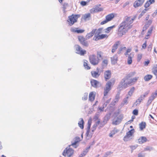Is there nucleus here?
I'll list each match as a JSON object with an SVG mask.
<instances>
[{"label": "nucleus", "instance_id": "obj_1", "mask_svg": "<svg viewBox=\"0 0 157 157\" xmlns=\"http://www.w3.org/2000/svg\"><path fill=\"white\" fill-rule=\"evenodd\" d=\"M135 19V17H131L127 16L124 17V20L119 26L117 33L118 36L120 37H122L132 28V26L131 24Z\"/></svg>", "mask_w": 157, "mask_h": 157}, {"label": "nucleus", "instance_id": "obj_2", "mask_svg": "<svg viewBox=\"0 0 157 157\" xmlns=\"http://www.w3.org/2000/svg\"><path fill=\"white\" fill-rule=\"evenodd\" d=\"M80 17V15L72 14L68 17L67 21L69 25L71 26L77 21L78 19Z\"/></svg>", "mask_w": 157, "mask_h": 157}, {"label": "nucleus", "instance_id": "obj_3", "mask_svg": "<svg viewBox=\"0 0 157 157\" xmlns=\"http://www.w3.org/2000/svg\"><path fill=\"white\" fill-rule=\"evenodd\" d=\"M89 59L90 63L93 65L98 64L99 62V59L95 55H90Z\"/></svg>", "mask_w": 157, "mask_h": 157}, {"label": "nucleus", "instance_id": "obj_4", "mask_svg": "<svg viewBox=\"0 0 157 157\" xmlns=\"http://www.w3.org/2000/svg\"><path fill=\"white\" fill-rule=\"evenodd\" d=\"M73 150L69 147H67L64 150L63 155V156L70 157L73 154Z\"/></svg>", "mask_w": 157, "mask_h": 157}, {"label": "nucleus", "instance_id": "obj_5", "mask_svg": "<svg viewBox=\"0 0 157 157\" xmlns=\"http://www.w3.org/2000/svg\"><path fill=\"white\" fill-rule=\"evenodd\" d=\"M114 17V14L113 13L107 15L105 17V20L101 21L100 23V24L101 25H103L109 21L112 20Z\"/></svg>", "mask_w": 157, "mask_h": 157}, {"label": "nucleus", "instance_id": "obj_6", "mask_svg": "<svg viewBox=\"0 0 157 157\" xmlns=\"http://www.w3.org/2000/svg\"><path fill=\"white\" fill-rule=\"evenodd\" d=\"M75 47L77 51L76 53L77 54L83 56L86 53V51L84 50H82L79 45H76L75 46Z\"/></svg>", "mask_w": 157, "mask_h": 157}, {"label": "nucleus", "instance_id": "obj_7", "mask_svg": "<svg viewBox=\"0 0 157 157\" xmlns=\"http://www.w3.org/2000/svg\"><path fill=\"white\" fill-rule=\"evenodd\" d=\"M156 97H157V90L154 93H153L149 97L147 101V104L148 105H150L152 101Z\"/></svg>", "mask_w": 157, "mask_h": 157}, {"label": "nucleus", "instance_id": "obj_8", "mask_svg": "<svg viewBox=\"0 0 157 157\" xmlns=\"http://www.w3.org/2000/svg\"><path fill=\"white\" fill-rule=\"evenodd\" d=\"M138 77H134L132 78L129 79L127 81L126 83L128 86H132L135 84L136 82L138 79Z\"/></svg>", "mask_w": 157, "mask_h": 157}, {"label": "nucleus", "instance_id": "obj_9", "mask_svg": "<svg viewBox=\"0 0 157 157\" xmlns=\"http://www.w3.org/2000/svg\"><path fill=\"white\" fill-rule=\"evenodd\" d=\"M145 0H136L133 3V6L136 8L141 6L144 3Z\"/></svg>", "mask_w": 157, "mask_h": 157}, {"label": "nucleus", "instance_id": "obj_10", "mask_svg": "<svg viewBox=\"0 0 157 157\" xmlns=\"http://www.w3.org/2000/svg\"><path fill=\"white\" fill-rule=\"evenodd\" d=\"M123 116L122 115H120L117 117V120H113L112 122V124L115 125L119 124L121 122L123 119Z\"/></svg>", "mask_w": 157, "mask_h": 157}, {"label": "nucleus", "instance_id": "obj_11", "mask_svg": "<svg viewBox=\"0 0 157 157\" xmlns=\"http://www.w3.org/2000/svg\"><path fill=\"white\" fill-rule=\"evenodd\" d=\"M90 83L92 86L95 88L98 87L101 85V84L100 82L94 79L91 80L90 81Z\"/></svg>", "mask_w": 157, "mask_h": 157}, {"label": "nucleus", "instance_id": "obj_12", "mask_svg": "<svg viewBox=\"0 0 157 157\" xmlns=\"http://www.w3.org/2000/svg\"><path fill=\"white\" fill-rule=\"evenodd\" d=\"M127 79L126 78H123L119 85V87L120 88H125L128 87L126 82H125Z\"/></svg>", "mask_w": 157, "mask_h": 157}, {"label": "nucleus", "instance_id": "obj_13", "mask_svg": "<svg viewBox=\"0 0 157 157\" xmlns=\"http://www.w3.org/2000/svg\"><path fill=\"white\" fill-rule=\"evenodd\" d=\"M134 53L132 52L130 53L127 59V63L128 64H131L132 63V59L134 57Z\"/></svg>", "mask_w": 157, "mask_h": 157}, {"label": "nucleus", "instance_id": "obj_14", "mask_svg": "<svg viewBox=\"0 0 157 157\" xmlns=\"http://www.w3.org/2000/svg\"><path fill=\"white\" fill-rule=\"evenodd\" d=\"M96 31V29H94L90 33H88L86 36V39L87 40L91 38L95 33Z\"/></svg>", "mask_w": 157, "mask_h": 157}, {"label": "nucleus", "instance_id": "obj_15", "mask_svg": "<svg viewBox=\"0 0 157 157\" xmlns=\"http://www.w3.org/2000/svg\"><path fill=\"white\" fill-rule=\"evenodd\" d=\"M111 73L109 71H106L104 73V77L106 81L109 79L111 77Z\"/></svg>", "mask_w": 157, "mask_h": 157}, {"label": "nucleus", "instance_id": "obj_16", "mask_svg": "<svg viewBox=\"0 0 157 157\" xmlns=\"http://www.w3.org/2000/svg\"><path fill=\"white\" fill-rule=\"evenodd\" d=\"M155 2V0H149L147 1L145 3L144 6L146 9L150 5L154 3Z\"/></svg>", "mask_w": 157, "mask_h": 157}, {"label": "nucleus", "instance_id": "obj_17", "mask_svg": "<svg viewBox=\"0 0 157 157\" xmlns=\"http://www.w3.org/2000/svg\"><path fill=\"white\" fill-rule=\"evenodd\" d=\"M91 74L92 76L95 78H98L100 75V73H99L98 71L97 72L93 71H91Z\"/></svg>", "mask_w": 157, "mask_h": 157}, {"label": "nucleus", "instance_id": "obj_18", "mask_svg": "<svg viewBox=\"0 0 157 157\" xmlns=\"http://www.w3.org/2000/svg\"><path fill=\"white\" fill-rule=\"evenodd\" d=\"M108 36L106 34H102L99 35L96 38L94 39V40L96 41H97L100 39H102L105 38H107Z\"/></svg>", "mask_w": 157, "mask_h": 157}, {"label": "nucleus", "instance_id": "obj_19", "mask_svg": "<svg viewBox=\"0 0 157 157\" xmlns=\"http://www.w3.org/2000/svg\"><path fill=\"white\" fill-rule=\"evenodd\" d=\"M147 141L146 138L144 136H141L138 139L139 143L142 144L146 142Z\"/></svg>", "mask_w": 157, "mask_h": 157}, {"label": "nucleus", "instance_id": "obj_20", "mask_svg": "<svg viewBox=\"0 0 157 157\" xmlns=\"http://www.w3.org/2000/svg\"><path fill=\"white\" fill-rule=\"evenodd\" d=\"M119 43V41H117L113 45L112 47V53H114L117 49Z\"/></svg>", "mask_w": 157, "mask_h": 157}, {"label": "nucleus", "instance_id": "obj_21", "mask_svg": "<svg viewBox=\"0 0 157 157\" xmlns=\"http://www.w3.org/2000/svg\"><path fill=\"white\" fill-rule=\"evenodd\" d=\"M117 56L116 55H115L113 57H111V61L112 63L114 64L117 62Z\"/></svg>", "mask_w": 157, "mask_h": 157}, {"label": "nucleus", "instance_id": "obj_22", "mask_svg": "<svg viewBox=\"0 0 157 157\" xmlns=\"http://www.w3.org/2000/svg\"><path fill=\"white\" fill-rule=\"evenodd\" d=\"M144 99L142 97L140 96V97L136 101L134 104V105L136 106L139 105L141 102Z\"/></svg>", "mask_w": 157, "mask_h": 157}, {"label": "nucleus", "instance_id": "obj_23", "mask_svg": "<svg viewBox=\"0 0 157 157\" xmlns=\"http://www.w3.org/2000/svg\"><path fill=\"white\" fill-rule=\"evenodd\" d=\"M102 29L103 28H100L97 30L94 37V39L96 38L97 37L99 36V34L101 33Z\"/></svg>", "mask_w": 157, "mask_h": 157}, {"label": "nucleus", "instance_id": "obj_24", "mask_svg": "<svg viewBox=\"0 0 157 157\" xmlns=\"http://www.w3.org/2000/svg\"><path fill=\"white\" fill-rule=\"evenodd\" d=\"M146 124L145 122H142L139 124V127L140 130H142L146 127Z\"/></svg>", "mask_w": 157, "mask_h": 157}, {"label": "nucleus", "instance_id": "obj_25", "mask_svg": "<svg viewBox=\"0 0 157 157\" xmlns=\"http://www.w3.org/2000/svg\"><path fill=\"white\" fill-rule=\"evenodd\" d=\"M80 121L78 123L79 126L81 128L83 129L84 128L83 124L84 122L83 119L82 118H80Z\"/></svg>", "mask_w": 157, "mask_h": 157}, {"label": "nucleus", "instance_id": "obj_26", "mask_svg": "<svg viewBox=\"0 0 157 157\" xmlns=\"http://www.w3.org/2000/svg\"><path fill=\"white\" fill-rule=\"evenodd\" d=\"M95 96L94 95L93 92H91L89 95V100L90 101H93L94 99Z\"/></svg>", "mask_w": 157, "mask_h": 157}, {"label": "nucleus", "instance_id": "obj_27", "mask_svg": "<svg viewBox=\"0 0 157 157\" xmlns=\"http://www.w3.org/2000/svg\"><path fill=\"white\" fill-rule=\"evenodd\" d=\"M112 85V83L110 82H108L106 84V87L105 88L106 89L110 90L111 89V86Z\"/></svg>", "mask_w": 157, "mask_h": 157}, {"label": "nucleus", "instance_id": "obj_28", "mask_svg": "<svg viewBox=\"0 0 157 157\" xmlns=\"http://www.w3.org/2000/svg\"><path fill=\"white\" fill-rule=\"evenodd\" d=\"M152 77V76L150 75H145L144 78V79L146 81H147L150 80Z\"/></svg>", "mask_w": 157, "mask_h": 157}, {"label": "nucleus", "instance_id": "obj_29", "mask_svg": "<svg viewBox=\"0 0 157 157\" xmlns=\"http://www.w3.org/2000/svg\"><path fill=\"white\" fill-rule=\"evenodd\" d=\"M91 126L90 125H88L87 127V132L86 133V135L87 136V137H88V139H89L91 137V136H90L89 135V132L90 131V128Z\"/></svg>", "mask_w": 157, "mask_h": 157}, {"label": "nucleus", "instance_id": "obj_30", "mask_svg": "<svg viewBox=\"0 0 157 157\" xmlns=\"http://www.w3.org/2000/svg\"><path fill=\"white\" fill-rule=\"evenodd\" d=\"M129 97L127 96L124 99L122 102L121 103V105L122 106L124 105H127L128 103V100Z\"/></svg>", "mask_w": 157, "mask_h": 157}, {"label": "nucleus", "instance_id": "obj_31", "mask_svg": "<svg viewBox=\"0 0 157 157\" xmlns=\"http://www.w3.org/2000/svg\"><path fill=\"white\" fill-rule=\"evenodd\" d=\"M84 66L86 69L87 70L90 69V67L88 64V61L86 60H84Z\"/></svg>", "mask_w": 157, "mask_h": 157}, {"label": "nucleus", "instance_id": "obj_32", "mask_svg": "<svg viewBox=\"0 0 157 157\" xmlns=\"http://www.w3.org/2000/svg\"><path fill=\"white\" fill-rule=\"evenodd\" d=\"M118 132L117 129H114L112 130L109 134V136L110 137H112L113 136Z\"/></svg>", "mask_w": 157, "mask_h": 157}, {"label": "nucleus", "instance_id": "obj_33", "mask_svg": "<svg viewBox=\"0 0 157 157\" xmlns=\"http://www.w3.org/2000/svg\"><path fill=\"white\" fill-rule=\"evenodd\" d=\"M134 129H131L129 131L126 133V134L128 136H129L132 137L133 134V133L134 132Z\"/></svg>", "mask_w": 157, "mask_h": 157}, {"label": "nucleus", "instance_id": "obj_34", "mask_svg": "<svg viewBox=\"0 0 157 157\" xmlns=\"http://www.w3.org/2000/svg\"><path fill=\"white\" fill-rule=\"evenodd\" d=\"M132 139V137L127 136V135L125 136L124 138V141H128Z\"/></svg>", "mask_w": 157, "mask_h": 157}, {"label": "nucleus", "instance_id": "obj_35", "mask_svg": "<svg viewBox=\"0 0 157 157\" xmlns=\"http://www.w3.org/2000/svg\"><path fill=\"white\" fill-rule=\"evenodd\" d=\"M136 74V72L135 71L132 72L130 73L126 76V78L127 79L128 78H130L134 76Z\"/></svg>", "mask_w": 157, "mask_h": 157}, {"label": "nucleus", "instance_id": "obj_36", "mask_svg": "<svg viewBox=\"0 0 157 157\" xmlns=\"http://www.w3.org/2000/svg\"><path fill=\"white\" fill-rule=\"evenodd\" d=\"M90 17V13H88L84 14L83 16V19L85 20H88L89 19V18Z\"/></svg>", "mask_w": 157, "mask_h": 157}, {"label": "nucleus", "instance_id": "obj_37", "mask_svg": "<svg viewBox=\"0 0 157 157\" xmlns=\"http://www.w3.org/2000/svg\"><path fill=\"white\" fill-rule=\"evenodd\" d=\"M103 10V9L102 8L98 7H96L94 9V11L96 13L101 11Z\"/></svg>", "mask_w": 157, "mask_h": 157}, {"label": "nucleus", "instance_id": "obj_38", "mask_svg": "<svg viewBox=\"0 0 157 157\" xmlns=\"http://www.w3.org/2000/svg\"><path fill=\"white\" fill-rule=\"evenodd\" d=\"M135 90V88L134 87H132V88L130 89V90L128 92V95L130 96H131L132 94L134 91Z\"/></svg>", "mask_w": 157, "mask_h": 157}, {"label": "nucleus", "instance_id": "obj_39", "mask_svg": "<svg viewBox=\"0 0 157 157\" xmlns=\"http://www.w3.org/2000/svg\"><path fill=\"white\" fill-rule=\"evenodd\" d=\"M90 147H87L86 150L84 151L83 153L80 155L79 157H82L83 156H85L86 154V153L88 152V150L90 148Z\"/></svg>", "mask_w": 157, "mask_h": 157}, {"label": "nucleus", "instance_id": "obj_40", "mask_svg": "<svg viewBox=\"0 0 157 157\" xmlns=\"http://www.w3.org/2000/svg\"><path fill=\"white\" fill-rule=\"evenodd\" d=\"M115 27V25H114L112 26L109 27L106 29V30L105 32L106 33H109L111 30L113 28H114Z\"/></svg>", "mask_w": 157, "mask_h": 157}, {"label": "nucleus", "instance_id": "obj_41", "mask_svg": "<svg viewBox=\"0 0 157 157\" xmlns=\"http://www.w3.org/2000/svg\"><path fill=\"white\" fill-rule=\"evenodd\" d=\"M148 10V9H144L139 15V18H140L146 12V11Z\"/></svg>", "mask_w": 157, "mask_h": 157}, {"label": "nucleus", "instance_id": "obj_42", "mask_svg": "<svg viewBox=\"0 0 157 157\" xmlns=\"http://www.w3.org/2000/svg\"><path fill=\"white\" fill-rule=\"evenodd\" d=\"M78 39L79 41L80 42L81 44L85 40L84 38L82 36H78Z\"/></svg>", "mask_w": 157, "mask_h": 157}, {"label": "nucleus", "instance_id": "obj_43", "mask_svg": "<svg viewBox=\"0 0 157 157\" xmlns=\"http://www.w3.org/2000/svg\"><path fill=\"white\" fill-rule=\"evenodd\" d=\"M78 39L79 41L80 42L81 44L85 40L84 38L82 36H78Z\"/></svg>", "mask_w": 157, "mask_h": 157}, {"label": "nucleus", "instance_id": "obj_44", "mask_svg": "<svg viewBox=\"0 0 157 157\" xmlns=\"http://www.w3.org/2000/svg\"><path fill=\"white\" fill-rule=\"evenodd\" d=\"M110 118V115L107 114L104 117V121L106 123L107 121H108Z\"/></svg>", "mask_w": 157, "mask_h": 157}, {"label": "nucleus", "instance_id": "obj_45", "mask_svg": "<svg viewBox=\"0 0 157 157\" xmlns=\"http://www.w3.org/2000/svg\"><path fill=\"white\" fill-rule=\"evenodd\" d=\"M81 44L83 46L85 47H88L89 45V43L87 41L85 40Z\"/></svg>", "mask_w": 157, "mask_h": 157}, {"label": "nucleus", "instance_id": "obj_46", "mask_svg": "<svg viewBox=\"0 0 157 157\" xmlns=\"http://www.w3.org/2000/svg\"><path fill=\"white\" fill-rule=\"evenodd\" d=\"M88 98V93H85L84 94L83 96L82 97V100H86Z\"/></svg>", "mask_w": 157, "mask_h": 157}, {"label": "nucleus", "instance_id": "obj_47", "mask_svg": "<svg viewBox=\"0 0 157 157\" xmlns=\"http://www.w3.org/2000/svg\"><path fill=\"white\" fill-rule=\"evenodd\" d=\"M110 90H109L106 89H104V95L105 97L107 95L108 93L109 92Z\"/></svg>", "mask_w": 157, "mask_h": 157}, {"label": "nucleus", "instance_id": "obj_48", "mask_svg": "<svg viewBox=\"0 0 157 157\" xmlns=\"http://www.w3.org/2000/svg\"><path fill=\"white\" fill-rule=\"evenodd\" d=\"M142 56V55L141 54H139L137 55V61L139 62Z\"/></svg>", "mask_w": 157, "mask_h": 157}, {"label": "nucleus", "instance_id": "obj_49", "mask_svg": "<svg viewBox=\"0 0 157 157\" xmlns=\"http://www.w3.org/2000/svg\"><path fill=\"white\" fill-rule=\"evenodd\" d=\"M149 92V91H147L146 92H145L144 95H141L140 96H141L142 97V98H143L144 99V98L148 94Z\"/></svg>", "mask_w": 157, "mask_h": 157}, {"label": "nucleus", "instance_id": "obj_50", "mask_svg": "<svg viewBox=\"0 0 157 157\" xmlns=\"http://www.w3.org/2000/svg\"><path fill=\"white\" fill-rule=\"evenodd\" d=\"M84 30L79 29L78 28H77L76 30V33H82L84 32Z\"/></svg>", "mask_w": 157, "mask_h": 157}, {"label": "nucleus", "instance_id": "obj_51", "mask_svg": "<svg viewBox=\"0 0 157 157\" xmlns=\"http://www.w3.org/2000/svg\"><path fill=\"white\" fill-rule=\"evenodd\" d=\"M120 98L119 95L117 94L115 97V98L114 99V102H117Z\"/></svg>", "mask_w": 157, "mask_h": 157}, {"label": "nucleus", "instance_id": "obj_52", "mask_svg": "<svg viewBox=\"0 0 157 157\" xmlns=\"http://www.w3.org/2000/svg\"><path fill=\"white\" fill-rule=\"evenodd\" d=\"M153 73L157 77V67L155 68L153 70Z\"/></svg>", "mask_w": 157, "mask_h": 157}, {"label": "nucleus", "instance_id": "obj_53", "mask_svg": "<svg viewBox=\"0 0 157 157\" xmlns=\"http://www.w3.org/2000/svg\"><path fill=\"white\" fill-rule=\"evenodd\" d=\"M145 154L142 152L139 153L138 155V157H145Z\"/></svg>", "mask_w": 157, "mask_h": 157}, {"label": "nucleus", "instance_id": "obj_54", "mask_svg": "<svg viewBox=\"0 0 157 157\" xmlns=\"http://www.w3.org/2000/svg\"><path fill=\"white\" fill-rule=\"evenodd\" d=\"M152 22V21L151 20H149L147 23L145 25V26H146L147 27H148L151 24Z\"/></svg>", "mask_w": 157, "mask_h": 157}, {"label": "nucleus", "instance_id": "obj_55", "mask_svg": "<svg viewBox=\"0 0 157 157\" xmlns=\"http://www.w3.org/2000/svg\"><path fill=\"white\" fill-rule=\"evenodd\" d=\"M102 52H98L97 53V57L98 58V57L101 58Z\"/></svg>", "mask_w": 157, "mask_h": 157}, {"label": "nucleus", "instance_id": "obj_56", "mask_svg": "<svg viewBox=\"0 0 157 157\" xmlns=\"http://www.w3.org/2000/svg\"><path fill=\"white\" fill-rule=\"evenodd\" d=\"M87 2L85 1H82L81 2L80 4L82 6H84L86 5Z\"/></svg>", "mask_w": 157, "mask_h": 157}, {"label": "nucleus", "instance_id": "obj_57", "mask_svg": "<svg viewBox=\"0 0 157 157\" xmlns=\"http://www.w3.org/2000/svg\"><path fill=\"white\" fill-rule=\"evenodd\" d=\"M108 64V61L107 60H104L102 63V65H106Z\"/></svg>", "mask_w": 157, "mask_h": 157}, {"label": "nucleus", "instance_id": "obj_58", "mask_svg": "<svg viewBox=\"0 0 157 157\" xmlns=\"http://www.w3.org/2000/svg\"><path fill=\"white\" fill-rule=\"evenodd\" d=\"M68 6V4L67 3H64L63 5V10L64 11H65V10L66 8V7Z\"/></svg>", "mask_w": 157, "mask_h": 157}, {"label": "nucleus", "instance_id": "obj_59", "mask_svg": "<svg viewBox=\"0 0 157 157\" xmlns=\"http://www.w3.org/2000/svg\"><path fill=\"white\" fill-rule=\"evenodd\" d=\"M152 44H150L148 46V51H151V50L152 48Z\"/></svg>", "mask_w": 157, "mask_h": 157}, {"label": "nucleus", "instance_id": "obj_60", "mask_svg": "<svg viewBox=\"0 0 157 157\" xmlns=\"http://www.w3.org/2000/svg\"><path fill=\"white\" fill-rule=\"evenodd\" d=\"M133 114L135 115H137L138 114V111L137 109H134L133 111Z\"/></svg>", "mask_w": 157, "mask_h": 157}, {"label": "nucleus", "instance_id": "obj_61", "mask_svg": "<svg viewBox=\"0 0 157 157\" xmlns=\"http://www.w3.org/2000/svg\"><path fill=\"white\" fill-rule=\"evenodd\" d=\"M78 141H75L73 143H72V144H71V145L74 146L75 148H76L77 147L76 146V144L78 143Z\"/></svg>", "mask_w": 157, "mask_h": 157}, {"label": "nucleus", "instance_id": "obj_62", "mask_svg": "<svg viewBox=\"0 0 157 157\" xmlns=\"http://www.w3.org/2000/svg\"><path fill=\"white\" fill-rule=\"evenodd\" d=\"M152 149V148L151 147H147L144 149L145 151H148L149 150L150 151Z\"/></svg>", "mask_w": 157, "mask_h": 157}, {"label": "nucleus", "instance_id": "obj_63", "mask_svg": "<svg viewBox=\"0 0 157 157\" xmlns=\"http://www.w3.org/2000/svg\"><path fill=\"white\" fill-rule=\"evenodd\" d=\"M147 46V42L145 41V42L143 44L142 46V48H143L145 49L146 48Z\"/></svg>", "mask_w": 157, "mask_h": 157}, {"label": "nucleus", "instance_id": "obj_64", "mask_svg": "<svg viewBox=\"0 0 157 157\" xmlns=\"http://www.w3.org/2000/svg\"><path fill=\"white\" fill-rule=\"evenodd\" d=\"M152 28L151 27L148 30L147 33L148 34H150L152 32Z\"/></svg>", "mask_w": 157, "mask_h": 157}]
</instances>
